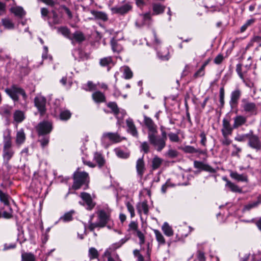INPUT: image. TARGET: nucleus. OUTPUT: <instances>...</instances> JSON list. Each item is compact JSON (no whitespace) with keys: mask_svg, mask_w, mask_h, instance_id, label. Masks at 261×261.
<instances>
[{"mask_svg":"<svg viewBox=\"0 0 261 261\" xmlns=\"http://www.w3.org/2000/svg\"><path fill=\"white\" fill-rule=\"evenodd\" d=\"M12 142L8 133L4 134V157L7 160H10L13 154L11 150Z\"/></svg>","mask_w":261,"mask_h":261,"instance_id":"obj_6","label":"nucleus"},{"mask_svg":"<svg viewBox=\"0 0 261 261\" xmlns=\"http://www.w3.org/2000/svg\"><path fill=\"white\" fill-rule=\"evenodd\" d=\"M168 136L171 142H178L180 140L179 137L177 134L170 133L168 134Z\"/></svg>","mask_w":261,"mask_h":261,"instance_id":"obj_57","label":"nucleus"},{"mask_svg":"<svg viewBox=\"0 0 261 261\" xmlns=\"http://www.w3.org/2000/svg\"><path fill=\"white\" fill-rule=\"evenodd\" d=\"M80 197L82 199L84 203L80 202V203L84 205H86V209L88 210H92L95 205V203L93 201L90 194L86 192H82L80 194Z\"/></svg>","mask_w":261,"mask_h":261,"instance_id":"obj_11","label":"nucleus"},{"mask_svg":"<svg viewBox=\"0 0 261 261\" xmlns=\"http://www.w3.org/2000/svg\"><path fill=\"white\" fill-rule=\"evenodd\" d=\"M193 164L195 168L200 170L199 171L197 172L198 173H199L200 171H205L212 173H214L216 172V170L212 167L202 162L195 161Z\"/></svg>","mask_w":261,"mask_h":261,"instance_id":"obj_16","label":"nucleus"},{"mask_svg":"<svg viewBox=\"0 0 261 261\" xmlns=\"http://www.w3.org/2000/svg\"><path fill=\"white\" fill-rule=\"evenodd\" d=\"M88 256L91 260L97 258L99 256L97 250L94 247L90 248L88 251Z\"/></svg>","mask_w":261,"mask_h":261,"instance_id":"obj_43","label":"nucleus"},{"mask_svg":"<svg viewBox=\"0 0 261 261\" xmlns=\"http://www.w3.org/2000/svg\"><path fill=\"white\" fill-rule=\"evenodd\" d=\"M163 161L161 158L158 156H155L152 160L151 167L152 170H154L158 169L162 165Z\"/></svg>","mask_w":261,"mask_h":261,"instance_id":"obj_39","label":"nucleus"},{"mask_svg":"<svg viewBox=\"0 0 261 261\" xmlns=\"http://www.w3.org/2000/svg\"><path fill=\"white\" fill-rule=\"evenodd\" d=\"M23 65L20 66V73L21 75H28L30 71V69L28 68V65L29 64V60L27 58H24L22 59Z\"/></svg>","mask_w":261,"mask_h":261,"instance_id":"obj_29","label":"nucleus"},{"mask_svg":"<svg viewBox=\"0 0 261 261\" xmlns=\"http://www.w3.org/2000/svg\"><path fill=\"white\" fill-rule=\"evenodd\" d=\"M74 213V211L73 210L67 212L60 218V220L64 222L70 221L73 219L72 216Z\"/></svg>","mask_w":261,"mask_h":261,"instance_id":"obj_44","label":"nucleus"},{"mask_svg":"<svg viewBox=\"0 0 261 261\" xmlns=\"http://www.w3.org/2000/svg\"><path fill=\"white\" fill-rule=\"evenodd\" d=\"M86 40V37L84 34L80 31H76L71 34V39L72 44L75 45V43L81 44Z\"/></svg>","mask_w":261,"mask_h":261,"instance_id":"obj_17","label":"nucleus"},{"mask_svg":"<svg viewBox=\"0 0 261 261\" xmlns=\"http://www.w3.org/2000/svg\"><path fill=\"white\" fill-rule=\"evenodd\" d=\"M132 6L130 3H126L121 6H115L111 8V10L113 14L120 15H124L131 11Z\"/></svg>","mask_w":261,"mask_h":261,"instance_id":"obj_14","label":"nucleus"},{"mask_svg":"<svg viewBox=\"0 0 261 261\" xmlns=\"http://www.w3.org/2000/svg\"><path fill=\"white\" fill-rule=\"evenodd\" d=\"M249 135V132L246 134L239 135L234 138V140L238 142H244L248 140Z\"/></svg>","mask_w":261,"mask_h":261,"instance_id":"obj_61","label":"nucleus"},{"mask_svg":"<svg viewBox=\"0 0 261 261\" xmlns=\"http://www.w3.org/2000/svg\"><path fill=\"white\" fill-rule=\"evenodd\" d=\"M138 224L137 222L135 221H132L128 225V231H132L133 233H135L136 231L139 230Z\"/></svg>","mask_w":261,"mask_h":261,"instance_id":"obj_53","label":"nucleus"},{"mask_svg":"<svg viewBox=\"0 0 261 261\" xmlns=\"http://www.w3.org/2000/svg\"><path fill=\"white\" fill-rule=\"evenodd\" d=\"M79 168H77L73 174V182L72 188L76 190L84 187L83 189L86 190L88 188L89 174L86 172L79 171Z\"/></svg>","mask_w":261,"mask_h":261,"instance_id":"obj_1","label":"nucleus"},{"mask_svg":"<svg viewBox=\"0 0 261 261\" xmlns=\"http://www.w3.org/2000/svg\"><path fill=\"white\" fill-rule=\"evenodd\" d=\"M34 102L35 106L37 108L40 115L41 116H43L46 111V98L43 96L36 97L34 99Z\"/></svg>","mask_w":261,"mask_h":261,"instance_id":"obj_10","label":"nucleus"},{"mask_svg":"<svg viewBox=\"0 0 261 261\" xmlns=\"http://www.w3.org/2000/svg\"><path fill=\"white\" fill-rule=\"evenodd\" d=\"M52 128V123L47 121L41 122L36 126V130L39 136L49 134Z\"/></svg>","mask_w":261,"mask_h":261,"instance_id":"obj_9","label":"nucleus"},{"mask_svg":"<svg viewBox=\"0 0 261 261\" xmlns=\"http://www.w3.org/2000/svg\"><path fill=\"white\" fill-rule=\"evenodd\" d=\"M205 74L204 69L201 67L194 74L193 78L197 79L203 76Z\"/></svg>","mask_w":261,"mask_h":261,"instance_id":"obj_64","label":"nucleus"},{"mask_svg":"<svg viewBox=\"0 0 261 261\" xmlns=\"http://www.w3.org/2000/svg\"><path fill=\"white\" fill-rule=\"evenodd\" d=\"M247 117L243 115H237L233 118V127L238 128L239 127L244 125L247 122Z\"/></svg>","mask_w":261,"mask_h":261,"instance_id":"obj_21","label":"nucleus"},{"mask_svg":"<svg viewBox=\"0 0 261 261\" xmlns=\"http://www.w3.org/2000/svg\"><path fill=\"white\" fill-rule=\"evenodd\" d=\"M182 150L185 153H194L196 151V148L193 146L188 145L182 148Z\"/></svg>","mask_w":261,"mask_h":261,"instance_id":"obj_62","label":"nucleus"},{"mask_svg":"<svg viewBox=\"0 0 261 261\" xmlns=\"http://www.w3.org/2000/svg\"><path fill=\"white\" fill-rule=\"evenodd\" d=\"M98 222L93 223L89 221L88 228L91 231H93L96 228H103L105 227L110 220V214L105 210H101L97 212Z\"/></svg>","mask_w":261,"mask_h":261,"instance_id":"obj_2","label":"nucleus"},{"mask_svg":"<svg viewBox=\"0 0 261 261\" xmlns=\"http://www.w3.org/2000/svg\"><path fill=\"white\" fill-rule=\"evenodd\" d=\"M51 13L53 14V24H58L61 23V20L59 18L57 13L55 10H53Z\"/></svg>","mask_w":261,"mask_h":261,"instance_id":"obj_58","label":"nucleus"},{"mask_svg":"<svg viewBox=\"0 0 261 261\" xmlns=\"http://www.w3.org/2000/svg\"><path fill=\"white\" fill-rule=\"evenodd\" d=\"M3 25L8 29H11L14 28V24L12 21L9 18H4L2 20Z\"/></svg>","mask_w":261,"mask_h":261,"instance_id":"obj_48","label":"nucleus"},{"mask_svg":"<svg viewBox=\"0 0 261 261\" xmlns=\"http://www.w3.org/2000/svg\"><path fill=\"white\" fill-rule=\"evenodd\" d=\"M252 65V61L251 58L249 57L247 60V63L244 66L242 65V72L244 74H247V72L251 68Z\"/></svg>","mask_w":261,"mask_h":261,"instance_id":"obj_49","label":"nucleus"},{"mask_svg":"<svg viewBox=\"0 0 261 261\" xmlns=\"http://www.w3.org/2000/svg\"><path fill=\"white\" fill-rule=\"evenodd\" d=\"M133 234L137 236L139 239V244L142 246L145 243V238L144 233L140 230L136 231L135 233H133Z\"/></svg>","mask_w":261,"mask_h":261,"instance_id":"obj_47","label":"nucleus"},{"mask_svg":"<svg viewBox=\"0 0 261 261\" xmlns=\"http://www.w3.org/2000/svg\"><path fill=\"white\" fill-rule=\"evenodd\" d=\"M236 71L246 86L249 88L254 87L253 82L248 77L247 74H244L242 72V64H238L236 66Z\"/></svg>","mask_w":261,"mask_h":261,"instance_id":"obj_12","label":"nucleus"},{"mask_svg":"<svg viewBox=\"0 0 261 261\" xmlns=\"http://www.w3.org/2000/svg\"><path fill=\"white\" fill-rule=\"evenodd\" d=\"M136 170L138 175L142 177L145 170V163L143 157L138 159L136 162Z\"/></svg>","mask_w":261,"mask_h":261,"instance_id":"obj_22","label":"nucleus"},{"mask_svg":"<svg viewBox=\"0 0 261 261\" xmlns=\"http://www.w3.org/2000/svg\"><path fill=\"white\" fill-rule=\"evenodd\" d=\"M21 261H36V257L32 253L23 252L21 253Z\"/></svg>","mask_w":261,"mask_h":261,"instance_id":"obj_37","label":"nucleus"},{"mask_svg":"<svg viewBox=\"0 0 261 261\" xmlns=\"http://www.w3.org/2000/svg\"><path fill=\"white\" fill-rule=\"evenodd\" d=\"M224 59V57L222 54H218L214 59V63L217 65H220Z\"/></svg>","mask_w":261,"mask_h":261,"instance_id":"obj_63","label":"nucleus"},{"mask_svg":"<svg viewBox=\"0 0 261 261\" xmlns=\"http://www.w3.org/2000/svg\"><path fill=\"white\" fill-rule=\"evenodd\" d=\"M144 123L148 128V139L150 140V137L154 134H158L157 125L155 124L152 119L146 115H144Z\"/></svg>","mask_w":261,"mask_h":261,"instance_id":"obj_7","label":"nucleus"},{"mask_svg":"<svg viewBox=\"0 0 261 261\" xmlns=\"http://www.w3.org/2000/svg\"><path fill=\"white\" fill-rule=\"evenodd\" d=\"M233 129H234L233 127V124L231 126L229 121L224 118L222 120V128L221 129L223 136H225V135H231Z\"/></svg>","mask_w":261,"mask_h":261,"instance_id":"obj_18","label":"nucleus"},{"mask_svg":"<svg viewBox=\"0 0 261 261\" xmlns=\"http://www.w3.org/2000/svg\"><path fill=\"white\" fill-rule=\"evenodd\" d=\"M28 100V95L25 91L21 88L17 87V102L20 101V104L23 108H25Z\"/></svg>","mask_w":261,"mask_h":261,"instance_id":"obj_20","label":"nucleus"},{"mask_svg":"<svg viewBox=\"0 0 261 261\" xmlns=\"http://www.w3.org/2000/svg\"><path fill=\"white\" fill-rule=\"evenodd\" d=\"M116 155L120 158L122 159H127L128 158L129 154V153L124 152V151L120 149L116 150Z\"/></svg>","mask_w":261,"mask_h":261,"instance_id":"obj_59","label":"nucleus"},{"mask_svg":"<svg viewBox=\"0 0 261 261\" xmlns=\"http://www.w3.org/2000/svg\"><path fill=\"white\" fill-rule=\"evenodd\" d=\"M92 98L97 103L104 102L106 101L105 94L100 91H96L92 94Z\"/></svg>","mask_w":261,"mask_h":261,"instance_id":"obj_26","label":"nucleus"},{"mask_svg":"<svg viewBox=\"0 0 261 261\" xmlns=\"http://www.w3.org/2000/svg\"><path fill=\"white\" fill-rule=\"evenodd\" d=\"M71 113L69 110L61 111L60 113V118L63 121H66L71 117Z\"/></svg>","mask_w":261,"mask_h":261,"instance_id":"obj_45","label":"nucleus"},{"mask_svg":"<svg viewBox=\"0 0 261 261\" xmlns=\"http://www.w3.org/2000/svg\"><path fill=\"white\" fill-rule=\"evenodd\" d=\"M137 210L140 216H141L142 212L144 214L147 215L149 212V209L147 201H144L138 203L137 205Z\"/></svg>","mask_w":261,"mask_h":261,"instance_id":"obj_24","label":"nucleus"},{"mask_svg":"<svg viewBox=\"0 0 261 261\" xmlns=\"http://www.w3.org/2000/svg\"><path fill=\"white\" fill-rule=\"evenodd\" d=\"M112 49L114 52L120 53L123 49L122 46L118 43L117 41L113 39L111 41Z\"/></svg>","mask_w":261,"mask_h":261,"instance_id":"obj_40","label":"nucleus"},{"mask_svg":"<svg viewBox=\"0 0 261 261\" xmlns=\"http://www.w3.org/2000/svg\"><path fill=\"white\" fill-rule=\"evenodd\" d=\"M161 137L157 136V134H154L150 136L151 138L149 141L150 144L159 152L161 151L165 147L167 139V134L163 127H161Z\"/></svg>","mask_w":261,"mask_h":261,"instance_id":"obj_3","label":"nucleus"},{"mask_svg":"<svg viewBox=\"0 0 261 261\" xmlns=\"http://www.w3.org/2000/svg\"><path fill=\"white\" fill-rule=\"evenodd\" d=\"M58 31L69 40L71 39V36L72 34L71 33L70 29L67 27H59L58 29Z\"/></svg>","mask_w":261,"mask_h":261,"instance_id":"obj_36","label":"nucleus"},{"mask_svg":"<svg viewBox=\"0 0 261 261\" xmlns=\"http://www.w3.org/2000/svg\"><path fill=\"white\" fill-rule=\"evenodd\" d=\"M260 203H261L260 196L257 197V200L256 201L249 203L245 205L244 206L243 211H248L253 208L257 207Z\"/></svg>","mask_w":261,"mask_h":261,"instance_id":"obj_35","label":"nucleus"},{"mask_svg":"<svg viewBox=\"0 0 261 261\" xmlns=\"http://www.w3.org/2000/svg\"><path fill=\"white\" fill-rule=\"evenodd\" d=\"M255 19H254V18H252V19L248 20L245 22V23L241 27V28L240 29L241 32L243 33V32H245L246 30V29L249 26L252 25L255 22Z\"/></svg>","mask_w":261,"mask_h":261,"instance_id":"obj_51","label":"nucleus"},{"mask_svg":"<svg viewBox=\"0 0 261 261\" xmlns=\"http://www.w3.org/2000/svg\"><path fill=\"white\" fill-rule=\"evenodd\" d=\"M179 152L174 149H169L166 153V156L170 159H174L178 156Z\"/></svg>","mask_w":261,"mask_h":261,"instance_id":"obj_54","label":"nucleus"},{"mask_svg":"<svg viewBox=\"0 0 261 261\" xmlns=\"http://www.w3.org/2000/svg\"><path fill=\"white\" fill-rule=\"evenodd\" d=\"M164 233L167 237H171L173 235V230L167 222H165L162 227Z\"/></svg>","mask_w":261,"mask_h":261,"instance_id":"obj_34","label":"nucleus"},{"mask_svg":"<svg viewBox=\"0 0 261 261\" xmlns=\"http://www.w3.org/2000/svg\"><path fill=\"white\" fill-rule=\"evenodd\" d=\"M155 238L160 245H163L166 243L165 239L162 233L158 229H153Z\"/></svg>","mask_w":261,"mask_h":261,"instance_id":"obj_38","label":"nucleus"},{"mask_svg":"<svg viewBox=\"0 0 261 261\" xmlns=\"http://www.w3.org/2000/svg\"><path fill=\"white\" fill-rule=\"evenodd\" d=\"M107 106L111 110V113H113L116 117L119 114L120 110L116 102H109L107 103Z\"/></svg>","mask_w":261,"mask_h":261,"instance_id":"obj_33","label":"nucleus"},{"mask_svg":"<svg viewBox=\"0 0 261 261\" xmlns=\"http://www.w3.org/2000/svg\"><path fill=\"white\" fill-rule=\"evenodd\" d=\"M11 200V197L7 193L0 190V201L4 204L5 207L9 210V211H4L2 213V217L6 219L12 217V210L10 205Z\"/></svg>","mask_w":261,"mask_h":261,"instance_id":"obj_5","label":"nucleus"},{"mask_svg":"<svg viewBox=\"0 0 261 261\" xmlns=\"http://www.w3.org/2000/svg\"><path fill=\"white\" fill-rule=\"evenodd\" d=\"M158 57L162 60L167 61L169 59V52L167 48H165L164 51H158Z\"/></svg>","mask_w":261,"mask_h":261,"instance_id":"obj_41","label":"nucleus"},{"mask_svg":"<svg viewBox=\"0 0 261 261\" xmlns=\"http://www.w3.org/2000/svg\"><path fill=\"white\" fill-rule=\"evenodd\" d=\"M25 139V134L22 129L17 132V144L22 143Z\"/></svg>","mask_w":261,"mask_h":261,"instance_id":"obj_56","label":"nucleus"},{"mask_svg":"<svg viewBox=\"0 0 261 261\" xmlns=\"http://www.w3.org/2000/svg\"><path fill=\"white\" fill-rule=\"evenodd\" d=\"M126 124L127 127V131L133 136L138 138V132L133 119L128 118L126 120Z\"/></svg>","mask_w":261,"mask_h":261,"instance_id":"obj_19","label":"nucleus"},{"mask_svg":"<svg viewBox=\"0 0 261 261\" xmlns=\"http://www.w3.org/2000/svg\"><path fill=\"white\" fill-rule=\"evenodd\" d=\"M5 92L14 101L16 100V85H13L11 88H6Z\"/></svg>","mask_w":261,"mask_h":261,"instance_id":"obj_32","label":"nucleus"},{"mask_svg":"<svg viewBox=\"0 0 261 261\" xmlns=\"http://www.w3.org/2000/svg\"><path fill=\"white\" fill-rule=\"evenodd\" d=\"M91 13L95 17V19H100L104 21L108 19V15L105 12L92 10Z\"/></svg>","mask_w":261,"mask_h":261,"instance_id":"obj_28","label":"nucleus"},{"mask_svg":"<svg viewBox=\"0 0 261 261\" xmlns=\"http://www.w3.org/2000/svg\"><path fill=\"white\" fill-rule=\"evenodd\" d=\"M166 7L159 3H155L152 5V15H159L164 12Z\"/></svg>","mask_w":261,"mask_h":261,"instance_id":"obj_27","label":"nucleus"},{"mask_svg":"<svg viewBox=\"0 0 261 261\" xmlns=\"http://www.w3.org/2000/svg\"><path fill=\"white\" fill-rule=\"evenodd\" d=\"M101 140L103 142H106L108 140L116 143L121 142L122 138L117 133H105L102 135Z\"/></svg>","mask_w":261,"mask_h":261,"instance_id":"obj_13","label":"nucleus"},{"mask_svg":"<svg viewBox=\"0 0 261 261\" xmlns=\"http://www.w3.org/2000/svg\"><path fill=\"white\" fill-rule=\"evenodd\" d=\"M248 145L256 151L261 149V141L259 137L253 134L252 130L249 132V135L248 139Z\"/></svg>","mask_w":261,"mask_h":261,"instance_id":"obj_8","label":"nucleus"},{"mask_svg":"<svg viewBox=\"0 0 261 261\" xmlns=\"http://www.w3.org/2000/svg\"><path fill=\"white\" fill-rule=\"evenodd\" d=\"M240 109L242 112L250 115H255L257 113V107L256 104L249 101L246 98L241 100Z\"/></svg>","mask_w":261,"mask_h":261,"instance_id":"obj_4","label":"nucleus"},{"mask_svg":"<svg viewBox=\"0 0 261 261\" xmlns=\"http://www.w3.org/2000/svg\"><path fill=\"white\" fill-rule=\"evenodd\" d=\"M141 16L142 17L144 24H149L150 23L151 21V14L150 12L142 14Z\"/></svg>","mask_w":261,"mask_h":261,"instance_id":"obj_55","label":"nucleus"},{"mask_svg":"<svg viewBox=\"0 0 261 261\" xmlns=\"http://www.w3.org/2000/svg\"><path fill=\"white\" fill-rule=\"evenodd\" d=\"M150 142L144 141L141 143L140 148L141 151H142L145 154H147L150 152Z\"/></svg>","mask_w":261,"mask_h":261,"instance_id":"obj_42","label":"nucleus"},{"mask_svg":"<svg viewBox=\"0 0 261 261\" xmlns=\"http://www.w3.org/2000/svg\"><path fill=\"white\" fill-rule=\"evenodd\" d=\"M112 63V59L111 57H105L100 60V65L103 67L109 66Z\"/></svg>","mask_w":261,"mask_h":261,"instance_id":"obj_50","label":"nucleus"},{"mask_svg":"<svg viewBox=\"0 0 261 261\" xmlns=\"http://www.w3.org/2000/svg\"><path fill=\"white\" fill-rule=\"evenodd\" d=\"M49 138L48 136H43L41 139L39 140L41 146L42 148L46 147L49 142Z\"/></svg>","mask_w":261,"mask_h":261,"instance_id":"obj_60","label":"nucleus"},{"mask_svg":"<svg viewBox=\"0 0 261 261\" xmlns=\"http://www.w3.org/2000/svg\"><path fill=\"white\" fill-rule=\"evenodd\" d=\"M133 72L128 66H125L123 69V76L125 79H130L133 77Z\"/></svg>","mask_w":261,"mask_h":261,"instance_id":"obj_52","label":"nucleus"},{"mask_svg":"<svg viewBox=\"0 0 261 261\" xmlns=\"http://www.w3.org/2000/svg\"><path fill=\"white\" fill-rule=\"evenodd\" d=\"M93 161L95 162L99 168L103 167L106 164V160L103 155L98 152H96L93 155Z\"/></svg>","mask_w":261,"mask_h":261,"instance_id":"obj_23","label":"nucleus"},{"mask_svg":"<svg viewBox=\"0 0 261 261\" xmlns=\"http://www.w3.org/2000/svg\"><path fill=\"white\" fill-rule=\"evenodd\" d=\"M12 111L13 108L12 107L8 105L4 106L0 108V114L8 120L11 115Z\"/></svg>","mask_w":261,"mask_h":261,"instance_id":"obj_25","label":"nucleus"},{"mask_svg":"<svg viewBox=\"0 0 261 261\" xmlns=\"http://www.w3.org/2000/svg\"><path fill=\"white\" fill-rule=\"evenodd\" d=\"M128 240V238H126L122 239L119 242L113 244L111 245L110 249L112 250H116L117 249L120 248L125 242H126Z\"/></svg>","mask_w":261,"mask_h":261,"instance_id":"obj_46","label":"nucleus"},{"mask_svg":"<svg viewBox=\"0 0 261 261\" xmlns=\"http://www.w3.org/2000/svg\"><path fill=\"white\" fill-rule=\"evenodd\" d=\"M223 179L226 181V184L225 185L226 187H228L231 191L239 193L242 192V189L238 187L237 185L227 180L226 178Z\"/></svg>","mask_w":261,"mask_h":261,"instance_id":"obj_30","label":"nucleus"},{"mask_svg":"<svg viewBox=\"0 0 261 261\" xmlns=\"http://www.w3.org/2000/svg\"><path fill=\"white\" fill-rule=\"evenodd\" d=\"M230 176L238 181H247V177L244 174H239L237 172L231 171Z\"/></svg>","mask_w":261,"mask_h":261,"instance_id":"obj_31","label":"nucleus"},{"mask_svg":"<svg viewBox=\"0 0 261 261\" xmlns=\"http://www.w3.org/2000/svg\"><path fill=\"white\" fill-rule=\"evenodd\" d=\"M241 94V90L239 88H237L231 92L229 100V105L231 108H234L237 106Z\"/></svg>","mask_w":261,"mask_h":261,"instance_id":"obj_15","label":"nucleus"}]
</instances>
